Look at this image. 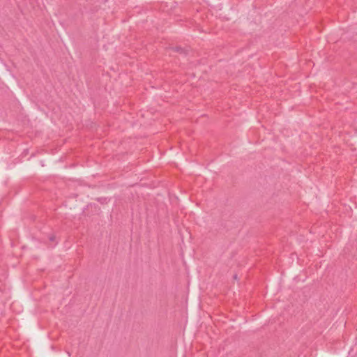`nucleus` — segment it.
I'll list each match as a JSON object with an SVG mask.
<instances>
[{
  "instance_id": "f257e3e1",
  "label": "nucleus",
  "mask_w": 357,
  "mask_h": 357,
  "mask_svg": "<svg viewBox=\"0 0 357 357\" xmlns=\"http://www.w3.org/2000/svg\"><path fill=\"white\" fill-rule=\"evenodd\" d=\"M50 241H54V236H52L50 238Z\"/></svg>"
}]
</instances>
